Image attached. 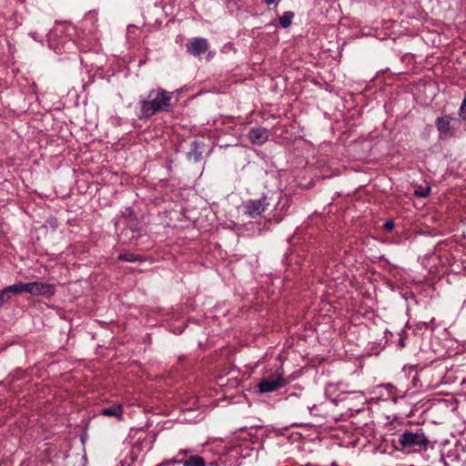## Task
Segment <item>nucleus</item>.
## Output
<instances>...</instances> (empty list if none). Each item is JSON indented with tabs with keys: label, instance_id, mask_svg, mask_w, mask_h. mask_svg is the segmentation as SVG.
<instances>
[{
	"label": "nucleus",
	"instance_id": "1",
	"mask_svg": "<svg viewBox=\"0 0 466 466\" xmlns=\"http://www.w3.org/2000/svg\"><path fill=\"white\" fill-rule=\"evenodd\" d=\"M172 93L161 87L151 89L146 97H140L138 112L140 120L148 119L160 112H168L171 108Z\"/></svg>",
	"mask_w": 466,
	"mask_h": 466
},
{
	"label": "nucleus",
	"instance_id": "2",
	"mask_svg": "<svg viewBox=\"0 0 466 466\" xmlns=\"http://www.w3.org/2000/svg\"><path fill=\"white\" fill-rule=\"evenodd\" d=\"M392 444L396 451L410 454L426 451L430 441L422 429H417L416 431H403L399 435L398 441H392Z\"/></svg>",
	"mask_w": 466,
	"mask_h": 466
},
{
	"label": "nucleus",
	"instance_id": "3",
	"mask_svg": "<svg viewBox=\"0 0 466 466\" xmlns=\"http://www.w3.org/2000/svg\"><path fill=\"white\" fill-rule=\"evenodd\" d=\"M269 202L268 198L263 197L260 199H249L242 203L238 208V212L247 215L251 218H257L268 208Z\"/></svg>",
	"mask_w": 466,
	"mask_h": 466
},
{
	"label": "nucleus",
	"instance_id": "4",
	"mask_svg": "<svg viewBox=\"0 0 466 466\" xmlns=\"http://www.w3.org/2000/svg\"><path fill=\"white\" fill-rule=\"evenodd\" d=\"M288 384L287 380L283 377L282 372H276L274 376L262 379L258 384V391L260 393H269L276 391Z\"/></svg>",
	"mask_w": 466,
	"mask_h": 466
},
{
	"label": "nucleus",
	"instance_id": "5",
	"mask_svg": "<svg viewBox=\"0 0 466 466\" xmlns=\"http://www.w3.org/2000/svg\"><path fill=\"white\" fill-rule=\"evenodd\" d=\"M56 288L53 284L43 283L40 281L28 282L27 293L32 296H42L50 299L55 295Z\"/></svg>",
	"mask_w": 466,
	"mask_h": 466
},
{
	"label": "nucleus",
	"instance_id": "6",
	"mask_svg": "<svg viewBox=\"0 0 466 466\" xmlns=\"http://www.w3.org/2000/svg\"><path fill=\"white\" fill-rule=\"evenodd\" d=\"M208 47L209 44L208 40L198 36L189 39L186 45L187 53L196 57L205 54L208 50Z\"/></svg>",
	"mask_w": 466,
	"mask_h": 466
},
{
	"label": "nucleus",
	"instance_id": "7",
	"mask_svg": "<svg viewBox=\"0 0 466 466\" xmlns=\"http://www.w3.org/2000/svg\"><path fill=\"white\" fill-rule=\"evenodd\" d=\"M170 464H181L183 466H206V461L199 455H189L186 459H171L166 462L161 463L159 466H168Z\"/></svg>",
	"mask_w": 466,
	"mask_h": 466
},
{
	"label": "nucleus",
	"instance_id": "8",
	"mask_svg": "<svg viewBox=\"0 0 466 466\" xmlns=\"http://www.w3.org/2000/svg\"><path fill=\"white\" fill-rule=\"evenodd\" d=\"M248 137L253 145L261 146L266 141H268V139L269 137V132L265 127H258L251 128L249 130V132L248 134Z\"/></svg>",
	"mask_w": 466,
	"mask_h": 466
},
{
	"label": "nucleus",
	"instance_id": "9",
	"mask_svg": "<svg viewBox=\"0 0 466 466\" xmlns=\"http://www.w3.org/2000/svg\"><path fill=\"white\" fill-rule=\"evenodd\" d=\"M453 120V117L451 116H444L441 117H437L435 121V125L437 127V130L440 133V137L443 138L446 137V136L449 134L450 137H453L454 132L451 130V121Z\"/></svg>",
	"mask_w": 466,
	"mask_h": 466
},
{
	"label": "nucleus",
	"instance_id": "10",
	"mask_svg": "<svg viewBox=\"0 0 466 466\" xmlns=\"http://www.w3.org/2000/svg\"><path fill=\"white\" fill-rule=\"evenodd\" d=\"M204 143L198 140H194L191 143L190 150L187 153L188 160H192L195 163H198L203 158L204 153Z\"/></svg>",
	"mask_w": 466,
	"mask_h": 466
},
{
	"label": "nucleus",
	"instance_id": "11",
	"mask_svg": "<svg viewBox=\"0 0 466 466\" xmlns=\"http://www.w3.org/2000/svg\"><path fill=\"white\" fill-rule=\"evenodd\" d=\"M100 414L106 417H114L117 420L121 421L124 420V407L120 403H113L108 407L101 409Z\"/></svg>",
	"mask_w": 466,
	"mask_h": 466
},
{
	"label": "nucleus",
	"instance_id": "12",
	"mask_svg": "<svg viewBox=\"0 0 466 466\" xmlns=\"http://www.w3.org/2000/svg\"><path fill=\"white\" fill-rule=\"evenodd\" d=\"M246 427H239L235 430V453H242V443H238V440H241L245 442L246 448L249 447V443L248 442V438L251 436L250 433L246 432Z\"/></svg>",
	"mask_w": 466,
	"mask_h": 466
},
{
	"label": "nucleus",
	"instance_id": "13",
	"mask_svg": "<svg viewBox=\"0 0 466 466\" xmlns=\"http://www.w3.org/2000/svg\"><path fill=\"white\" fill-rule=\"evenodd\" d=\"M117 259L119 261L130 262V263L145 261L144 257L137 255V254L132 253V252H128V251L127 252H124V253H120L118 255V257H117Z\"/></svg>",
	"mask_w": 466,
	"mask_h": 466
},
{
	"label": "nucleus",
	"instance_id": "14",
	"mask_svg": "<svg viewBox=\"0 0 466 466\" xmlns=\"http://www.w3.org/2000/svg\"><path fill=\"white\" fill-rule=\"evenodd\" d=\"M10 296L12 294L27 293V283L17 282L15 284L5 287Z\"/></svg>",
	"mask_w": 466,
	"mask_h": 466
},
{
	"label": "nucleus",
	"instance_id": "15",
	"mask_svg": "<svg viewBox=\"0 0 466 466\" xmlns=\"http://www.w3.org/2000/svg\"><path fill=\"white\" fill-rule=\"evenodd\" d=\"M294 13L291 11H286L281 16L279 17V23L282 28H288L291 25Z\"/></svg>",
	"mask_w": 466,
	"mask_h": 466
},
{
	"label": "nucleus",
	"instance_id": "16",
	"mask_svg": "<svg viewBox=\"0 0 466 466\" xmlns=\"http://www.w3.org/2000/svg\"><path fill=\"white\" fill-rule=\"evenodd\" d=\"M431 193V187H419L414 191V195L418 198H427Z\"/></svg>",
	"mask_w": 466,
	"mask_h": 466
},
{
	"label": "nucleus",
	"instance_id": "17",
	"mask_svg": "<svg viewBox=\"0 0 466 466\" xmlns=\"http://www.w3.org/2000/svg\"><path fill=\"white\" fill-rule=\"evenodd\" d=\"M11 296L8 293L7 289L4 288L0 290V308L4 306L10 299Z\"/></svg>",
	"mask_w": 466,
	"mask_h": 466
},
{
	"label": "nucleus",
	"instance_id": "18",
	"mask_svg": "<svg viewBox=\"0 0 466 466\" xmlns=\"http://www.w3.org/2000/svg\"><path fill=\"white\" fill-rule=\"evenodd\" d=\"M459 116H461L463 120L466 119V93L459 109Z\"/></svg>",
	"mask_w": 466,
	"mask_h": 466
},
{
	"label": "nucleus",
	"instance_id": "19",
	"mask_svg": "<svg viewBox=\"0 0 466 466\" xmlns=\"http://www.w3.org/2000/svg\"><path fill=\"white\" fill-rule=\"evenodd\" d=\"M395 227V224L392 220H388L384 224V229L387 231H391Z\"/></svg>",
	"mask_w": 466,
	"mask_h": 466
},
{
	"label": "nucleus",
	"instance_id": "20",
	"mask_svg": "<svg viewBox=\"0 0 466 466\" xmlns=\"http://www.w3.org/2000/svg\"><path fill=\"white\" fill-rule=\"evenodd\" d=\"M177 455H183L187 458L189 455H192V454H191V451L189 449H181L178 451Z\"/></svg>",
	"mask_w": 466,
	"mask_h": 466
},
{
	"label": "nucleus",
	"instance_id": "21",
	"mask_svg": "<svg viewBox=\"0 0 466 466\" xmlns=\"http://www.w3.org/2000/svg\"><path fill=\"white\" fill-rule=\"evenodd\" d=\"M280 0H264V3L267 5H271L273 4H275L276 5H278V3L279 2Z\"/></svg>",
	"mask_w": 466,
	"mask_h": 466
},
{
	"label": "nucleus",
	"instance_id": "22",
	"mask_svg": "<svg viewBox=\"0 0 466 466\" xmlns=\"http://www.w3.org/2000/svg\"><path fill=\"white\" fill-rule=\"evenodd\" d=\"M443 464H444V466H449L448 462L445 461H443Z\"/></svg>",
	"mask_w": 466,
	"mask_h": 466
},
{
	"label": "nucleus",
	"instance_id": "23",
	"mask_svg": "<svg viewBox=\"0 0 466 466\" xmlns=\"http://www.w3.org/2000/svg\"><path fill=\"white\" fill-rule=\"evenodd\" d=\"M227 2H230L231 0H226Z\"/></svg>",
	"mask_w": 466,
	"mask_h": 466
}]
</instances>
